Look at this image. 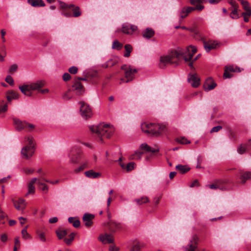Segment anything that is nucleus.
Here are the masks:
<instances>
[{"label": "nucleus", "instance_id": "obj_1", "mask_svg": "<svg viewBox=\"0 0 251 251\" xmlns=\"http://www.w3.org/2000/svg\"><path fill=\"white\" fill-rule=\"evenodd\" d=\"M182 55L183 50L180 48L172 50L168 54L160 57L159 66L161 68H164L168 64L177 65Z\"/></svg>", "mask_w": 251, "mask_h": 251}, {"label": "nucleus", "instance_id": "obj_2", "mask_svg": "<svg viewBox=\"0 0 251 251\" xmlns=\"http://www.w3.org/2000/svg\"><path fill=\"white\" fill-rule=\"evenodd\" d=\"M90 130L93 133H96L101 141L102 137L109 138L114 132V128L110 125L101 124L98 126H90Z\"/></svg>", "mask_w": 251, "mask_h": 251}, {"label": "nucleus", "instance_id": "obj_3", "mask_svg": "<svg viewBox=\"0 0 251 251\" xmlns=\"http://www.w3.org/2000/svg\"><path fill=\"white\" fill-rule=\"evenodd\" d=\"M26 145L22 149L21 154L23 158L29 159L34 153V145L33 143L32 137H27L25 138Z\"/></svg>", "mask_w": 251, "mask_h": 251}, {"label": "nucleus", "instance_id": "obj_4", "mask_svg": "<svg viewBox=\"0 0 251 251\" xmlns=\"http://www.w3.org/2000/svg\"><path fill=\"white\" fill-rule=\"evenodd\" d=\"M196 51V48L192 46L188 47L185 51H183V55L181 57H183L185 62H189L188 65L191 67H193V61L196 60L198 58L197 56L193 59V55Z\"/></svg>", "mask_w": 251, "mask_h": 251}, {"label": "nucleus", "instance_id": "obj_5", "mask_svg": "<svg viewBox=\"0 0 251 251\" xmlns=\"http://www.w3.org/2000/svg\"><path fill=\"white\" fill-rule=\"evenodd\" d=\"M121 69L125 71V77L126 79L125 80L124 78H121L120 83H127L132 81L134 77L137 70L135 69H132L130 66H127L126 65L122 66Z\"/></svg>", "mask_w": 251, "mask_h": 251}, {"label": "nucleus", "instance_id": "obj_6", "mask_svg": "<svg viewBox=\"0 0 251 251\" xmlns=\"http://www.w3.org/2000/svg\"><path fill=\"white\" fill-rule=\"evenodd\" d=\"M204 6L202 4H197L195 7H183L178 11V15L181 18L183 19L193 11H201L204 9Z\"/></svg>", "mask_w": 251, "mask_h": 251}, {"label": "nucleus", "instance_id": "obj_7", "mask_svg": "<svg viewBox=\"0 0 251 251\" xmlns=\"http://www.w3.org/2000/svg\"><path fill=\"white\" fill-rule=\"evenodd\" d=\"M80 105V111L81 116L85 119H87L92 117L93 113L90 106L83 101L79 102Z\"/></svg>", "mask_w": 251, "mask_h": 251}, {"label": "nucleus", "instance_id": "obj_8", "mask_svg": "<svg viewBox=\"0 0 251 251\" xmlns=\"http://www.w3.org/2000/svg\"><path fill=\"white\" fill-rule=\"evenodd\" d=\"M81 151L76 148L73 149L69 154L71 161L73 163H77L80 159Z\"/></svg>", "mask_w": 251, "mask_h": 251}, {"label": "nucleus", "instance_id": "obj_9", "mask_svg": "<svg viewBox=\"0 0 251 251\" xmlns=\"http://www.w3.org/2000/svg\"><path fill=\"white\" fill-rule=\"evenodd\" d=\"M137 29V26L136 25L127 23H124L122 25V31L124 34H132Z\"/></svg>", "mask_w": 251, "mask_h": 251}, {"label": "nucleus", "instance_id": "obj_10", "mask_svg": "<svg viewBox=\"0 0 251 251\" xmlns=\"http://www.w3.org/2000/svg\"><path fill=\"white\" fill-rule=\"evenodd\" d=\"M226 181L224 180L218 179L215 181L214 184H209L207 185L211 189H219L222 191L225 190L226 189Z\"/></svg>", "mask_w": 251, "mask_h": 251}, {"label": "nucleus", "instance_id": "obj_11", "mask_svg": "<svg viewBox=\"0 0 251 251\" xmlns=\"http://www.w3.org/2000/svg\"><path fill=\"white\" fill-rule=\"evenodd\" d=\"M188 82L193 87H198L200 84V78L196 73L189 74L188 76Z\"/></svg>", "mask_w": 251, "mask_h": 251}, {"label": "nucleus", "instance_id": "obj_12", "mask_svg": "<svg viewBox=\"0 0 251 251\" xmlns=\"http://www.w3.org/2000/svg\"><path fill=\"white\" fill-rule=\"evenodd\" d=\"M151 127L152 128L150 129L149 134L153 136H157L165 129V126L159 124H152Z\"/></svg>", "mask_w": 251, "mask_h": 251}, {"label": "nucleus", "instance_id": "obj_13", "mask_svg": "<svg viewBox=\"0 0 251 251\" xmlns=\"http://www.w3.org/2000/svg\"><path fill=\"white\" fill-rule=\"evenodd\" d=\"M95 216L93 214L85 213L84 214L82 220L84 223L85 226L88 227L91 226L93 224V220Z\"/></svg>", "mask_w": 251, "mask_h": 251}, {"label": "nucleus", "instance_id": "obj_14", "mask_svg": "<svg viewBox=\"0 0 251 251\" xmlns=\"http://www.w3.org/2000/svg\"><path fill=\"white\" fill-rule=\"evenodd\" d=\"M73 90L77 95H81L84 91V87L82 84L78 80H76L73 85Z\"/></svg>", "mask_w": 251, "mask_h": 251}, {"label": "nucleus", "instance_id": "obj_15", "mask_svg": "<svg viewBox=\"0 0 251 251\" xmlns=\"http://www.w3.org/2000/svg\"><path fill=\"white\" fill-rule=\"evenodd\" d=\"M216 85V83L211 78L209 77L205 80L203 84V88L205 91H209L215 88Z\"/></svg>", "mask_w": 251, "mask_h": 251}, {"label": "nucleus", "instance_id": "obj_16", "mask_svg": "<svg viewBox=\"0 0 251 251\" xmlns=\"http://www.w3.org/2000/svg\"><path fill=\"white\" fill-rule=\"evenodd\" d=\"M15 207L18 210L23 211L26 206V203L23 199H19L17 201H13Z\"/></svg>", "mask_w": 251, "mask_h": 251}, {"label": "nucleus", "instance_id": "obj_17", "mask_svg": "<svg viewBox=\"0 0 251 251\" xmlns=\"http://www.w3.org/2000/svg\"><path fill=\"white\" fill-rule=\"evenodd\" d=\"M218 46V44L215 41H209L204 42L203 46L207 52H209L211 50L215 49Z\"/></svg>", "mask_w": 251, "mask_h": 251}, {"label": "nucleus", "instance_id": "obj_18", "mask_svg": "<svg viewBox=\"0 0 251 251\" xmlns=\"http://www.w3.org/2000/svg\"><path fill=\"white\" fill-rule=\"evenodd\" d=\"M99 239L103 244L112 243L113 242V236L109 234H101Z\"/></svg>", "mask_w": 251, "mask_h": 251}, {"label": "nucleus", "instance_id": "obj_19", "mask_svg": "<svg viewBox=\"0 0 251 251\" xmlns=\"http://www.w3.org/2000/svg\"><path fill=\"white\" fill-rule=\"evenodd\" d=\"M13 121L17 130H21L26 128V122H23L20 120L16 118L13 119Z\"/></svg>", "mask_w": 251, "mask_h": 251}, {"label": "nucleus", "instance_id": "obj_20", "mask_svg": "<svg viewBox=\"0 0 251 251\" xmlns=\"http://www.w3.org/2000/svg\"><path fill=\"white\" fill-rule=\"evenodd\" d=\"M31 91L39 90L45 85V82L43 80H38L36 82L29 84Z\"/></svg>", "mask_w": 251, "mask_h": 251}, {"label": "nucleus", "instance_id": "obj_21", "mask_svg": "<svg viewBox=\"0 0 251 251\" xmlns=\"http://www.w3.org/2000/svg\"><path fill=\"white\" fill-rule=\"evenodd\" d=\"M141 150H144L146 152L154 153L159 151V148L158 147L153 149L150 146H148L147 144L144 143L141 145L140 148Z\"/></svg>", "mask_w": 251, "mask_h": 251}, {"label": "nucleus", "instance_id": "obj_22", "mask_svg": "<svg viewBox=\"0 0 251 251\" xmlns=\"http://www.w3.org/2000/svg\"><path fill=\"white\" fill-rule=\"evenodd\" d=\"M84 174L87 177L92 179L98 178L101 176L100 173L95 172L93 170L86 171Z\"/></svg>", "mask_w": 251, "mask_h": 251}, {"label": "nucleus", "instance_id": "obj_23", "mask_svg": "<svg viewBox=\"0 0 251 251\" xmlns=\"http://www.w3.org/2000/svg\"><path fill=\"white\" fill-rule=\"evenodd\" d=\"M198 239L196 235L193 236V240L190 241V244L188 248H186L185 251H195Z\"/></svg>", "mask_w": 251, "mask_h": 251}, {"label": "nucleus", "instance_id": "obj_24", "mask_svg": "<svg viewBox=\"0 0 251 251\" xmlns=\"http://www.w3.org/2000/svg\"><path fill=\"white\" fill-rule=\"evenodd\" d=\"M19 89L22 93L27 96H30L31 95V90L29 84L19 86Z\"/></svg>", "mask_w": 251, "mask_h": 251}, {"label": "nucleus", "instance_id": "obj_25", "mask_svg": "<svg viewBox=\"0 0 251 251\" xmlns=\"http://www.w3.org/2000/svg\"><path fill=\"white\" fill-rule=\"evenodd\" d=\"M109 226L112 231H115L117 230L123 228V225L120 223L111 222L109 224Z\"/></svg>", "mask_w": 251, "mask_h": 251}, {"label": "nucleus", "instance_id": "obj_26", "mask_svg": "<svg viewBox=\"0 0 251 251\" xmlns=\"http://www.w3.org/2000/svg\"><path fill=\"white\" fill-rule=\"evenodd\" d=\"M18 97V94L14 91L10 90L6 92V99L8 102H10L12 100L17 99Z\"/></svg>", "mask_w": 251, "mask_h": 251}, {"label": "nucleus", "instance_id": "obj_27", "mask_svg": "<svg viewBox=\"0 0 251 251\" xmlns=\"http://www.w3.org/2000/svg\"><path fill=\"white\" fill-rule=\"evenodd\" d=\"M27 2L33 7H43L45 5L43 0H27Z\"/></svg>", "mask_w": 251, "mask_h": 251}, {"label": "nucleus", "instance_id": "obj_28", "mask_svg": "<svg viewBox=\"0 0 251 251\" xmlns=\"http://www.w3.org/2000/svg\"><path fill=\"white\" fill-rule=\"evenodd\" d=\"M37 179L36 177L32 178L31 181L29 182L28 184V192L27 195L30 194H33L35 192V187L34 186V184L37 181Z\"/></svg>", "mask_w": 251, "mask_h": 251}, {"label": "nucleus", "instance_id": "obj_29", "mask_svg": "<svg viewBox=\"0 0 251 251\" xmlns=\"http://www.w3.org/2000/svg\"><path fill=\"white\" fill-rule=\"evenodd\" d=\"M143 36L147 39H150L154 35V30L151 28H147L143 32Z\"/></svg>", "mask_w": 251, "mask_h": 251}, {"label": "nucleus", "instance_id": "obj_30", "mask_svg": "<svg viewBox=\"0 0 251 251\" xmlns=\"http://www.w3.org/2000/svg\"><path fill=\"white\" fill-rule=\"evenodd\" d=\"M119 61V58L117 57H113L108 60L106 63L103 65L105 68L112 67L116 64Z\"/></svg>", "mask_w": 251, "mask_h": 251}, {"label": "nucleus", "instance_id": "obj_31", "mask_svg": "<svg viewBox=\"0 0 251 251\" xmlns=\"http://www.w3.org/2000/svg\"><path fill=\"white\" fill-rule=\"evenodd\" d=\"M176 169L181 174L186 173L190 170V168L187 165H182L181 164L176 165Z\"/></svg>", "mask_w": 251, "mask_h": 251}, {"label": "nucleus", "instance_id": "obj_32", "mask_svg": "<svg viewBox=\"0 0 251 251\" xmlns=\"http://www.w3.org/2000/svg\"><path fill=\"white\" fill-rule=\"evenodd\" d=\"M143 153V151H142L140 149L139 150L136 151L134 153L130 156V158L131 159L133 160H139L141 158Z\"/></svg>", "mask_w": 251, "mask_h": 251}, {"label": "nucleus", "instance_id": "obj_33", "mask_svg": "<svg viewBox=\"0 0 251 251\" xmlns=\"http://www.w3.org/2000/svg\"><path fill=\"white\" fill-rule=\"evenodd\" d=\"M152 124L144 123L142 124L141 127L143 132L149 134L150 129H151V128H152Z\"/></svg>", "mask_w": 251, "mask_h": 251}, {"label": "nucleus", "instance_id": "obj_34", "mask_svg": "<svg viewBox=\"0 0 251 251\" xmlns=\"http://www.w3.org/2000/svg\"><path fill=\"white\" fill-rule=\"evenodd\" d=\"M251 147V144H242L237 148V151L240 154H243L246 152V151Z\"/></svg>", "mask_w": 251, "mask_h": 251}, {"label": "nucleus", "instance_id": "obj_35", "mask_svg": "<svg viewBox=\"0 0 251 251\" xmlns=\"http://www.w3.org/2000/svg\"><path fill=\"white\" fill-rule=\"evenodd\" d=\"M70 9H72V12L73 13L72 14V17H78L81 15V12L80 11V8L78 6L74 5V6H72Z\"/></svg>", "mask_w": 251, "mask_h": 251}, {"label": "nucleus", "instance_id": "obj_36", "mask_svg": "<svg viewBox=\"0 0 251 251\" xmlns=\"http://www.w3.org/2000/svg\"><path fill=\"white\" fill-rule=\"evenodd\" d=\"M89 165V161L86 160L82 162L81 165L76 169L75 170V173H78L82 171L85 169L88 168Z\"/></svg>", "mask_w": 251, "mask_h": 251}, {"label": "nucleus", "instance_id": "obj_37", "mask_svg": "<svg viewBox=\"0 0 251 251\" xmlns=\"http://www.w3.org/2000/svg\"><path fill=\"white\" fill-rule=\"evenodd\" d=\"M68 221L70 223L73 224L75 227H78L80 226V221L75 217H70L68 219Z\"/></svg>", "mask_w": 251, "mask_h": 251}, {"label": "nucleus", "instance_id": "obj_38", "mask_svg": "<svg viewBox=\"0 0 251 251\" xmlns=\"http://www.w3.org/2000/svg\"><path fill=\"white\" fill-rule=\"evenodd\" d=\"M251 177V172H244L241 174L240 179L243 183H245L246 181Z\"/></svg>", "mask_w": 251, "mask_h": 251}, {"label": "nucleus", "instance_id": "obj_39", "mask_svg": "<svg viewBox=\"0 0 251 251\" xmlns=\"http://www.w3.org/2000/svg\"><path fill=\"white\" fill-rule=\"evenodd\" d=\"M225 69L226 71H228V72H241V70L239 68H238L236 66H234L233 65H229V66H226L225 67Z\"/></svg>", "mask_w": 251, "mask_h": 251}, {"label": "nucleus", "instance_id": "obj_40", "mask_svg": "<svg viewBox=\"0 0 251 251\" xmlns=\"http://www.w3.org/2000/svg\"><path fill=\"white\" fill-rule=\"evenodd\" d=\"M125 48L126 52L124 54V56L126 57H128L130 56V52L132 50V46L130 45L126 44L125 45Z\"/></svg>", "mask_w": 251, "mask_h": 251}, {"label": "nucleus", "instance_id": "obj_41", "mask_svg": "<svg viewBox=\"0 0 251 251\" xmlns=\"http://www.w3.org/2000/svg\"><path fill=\"white\" fill-rule=\"evenodd\" d=\"M135 201L137 203V204L141 205L143 203H147L149 201V199L148 197H143L140 199H137L135 200Z\"/></svg>", "mask_w": 251, "mask_h": 251}, {"label": "nucleus", "instance_id": "obj_42", "mask_svg": "<svg viewBox=\"0 0 251 251\" xmlns=\"http://www.w3.org/2000/svg\"><path fill=\"white\" fill-rule=\"evenodd\" d=\"M238 8H234L233 9L232 12L230 14V17L231 18L233 19H237L239 18V15L238 14Z\"/></svg>", "mask_w": 251, "mask_h": 251}, {"label": "nucleus", "instance_id": "obj_43", "mask_svg": "<svg viewBox=\"0 0 251 251\" xmlns=\"http://www.w3.org/2000/svg\"><path fill=\"white\" fill-rule=\"evenodd\" d=\"M27 226H25L21 232L22 237L25 239H28L31 238V236L27 232Z\"/></svg>", "mask_w": 251, "mask_h": 251}, {"label": "nucleus", "instance_id": "obj_44", "mask_svg": "<svg viewBox=\"0 0 251 251\" xmlns=\"http://www.w3.org/2000/svg\"><path fill=\"white\" fill-rule=\"evenodd\" d=\"M122 47L123 45L117 40H115L113 41L112 44L113 49H116L117 50H120L122 49Z\"/></svg>", "mask_w": 251, "mask_h": 251}, {"label": "nucleus", "instance_id": "obj_45", "mask_svg": "<svg viewBox=\"0 0 251 251\" xmlns=\"http://www.w3.org/2000/svg\"><path fill=\"white\" fill-rule=\"evenodd\" d=\"M59 3L60 7L62 9H66L68 8H71L72 6H74V4H67L64 2L61 1L60 0L58 1Z\"/></svg>", "mask_w": 251, "mask_h": 251}, {"label": "nucleus", "instance_id": "obj_46", "mask_svg": "<svg viewBox=\"0 0 251 251\" xmlns=\"http://www.w3.org/2000/svg\"><path fill=\"white\" fill-rule=\"evenodd\" d=\"M176 141L181 144H187L190 143V141L188 140L185 137H181L176 139Z\"/></svg>", "mask_w": 251, "mask_h": 251}, {"label": "nucleus", "instance_id": "obj_47", "mask_svg": "<svg viewBox=\"0 0 251 251\" xmlns=\"http://www.w3.org/2000/svg\"><path fill=\"white\" fill-rule=\"evenodd\" d=\"M38 237L39 239L41 242H46V238L44 233L42 232H38Z\"/></svg>", "mask_w": 251, "mask_h": 251}, {"label": "nucleus", "instance_id": "obj_48", "mask_svg": "<svg viewBox=\"0 0 251 251\" xmlns=\"http://www.w3.org/2000/svg\"><path fill=\"white\" fill-rule=\"evenodd\" d=\"M67 232L65 230H61L59 231H56V234L57 235L58 238L59 239H62L63 237L66 236L67 235Z\"/></svg>", "mask_w": 251, "mask_h": 251}, {"label": "nucleus", "instance_id": "obj_49", "mask_svg": "<svg viewBox=\"0 0 251 251\" xmlns=\"http://www.w3.org/2000/svg\"><path fill=\"white\" fill-rule=\"evenodd\" d=\"M135 163L134 162H130L128 163L126 167V169L127 172L130 171L132 170L134 168Z\"/></svg>", "mask_w": 251, "mask_h": 251}, {"label": "nucleus", "instance_id": "obj_50", "mask_svg": "<svg viewBox=\"0 0 251 251\" xmlns=\"http://www.w3.org/2000/svg\"><path fill=\"white\" fill-rule=\"evenodd\" d=\"M189 1L192 5H195L196 4H201L205 2V0H189Z\"/></svg>", "mask_w": 251, "mask_h": 251}, {"label": "nucleus", "instance_id": "obj_51", "mask_svg": "<svg viewBox=\"0 0 251 251\" xmlns=\"http://www.w3.org/2000/svg\"><path fill=\"white\" fill-rule=\"evenodd\" d=\"M141 249V246L139 243H136L134 244L130 249V251H140Z\"/></svg>", "mask_w": 251, "mask_h": 251}, {"label": "nucleus", "instance_id": "obj_52", "mask_svg": "<svg viewBox=\"0 0 251 251\" xmlns=\"http://www.w3.org/2000/svg\"><path fill=\"white\" fill-rule=\"evenodd\" d=\"M38 184L39 185L40 189L42 191H46V192L48 191V187L45 183L41 182H38Z\"/></svg>", "mask_w": 251, "mask_h": 251}, {"label": "nucleus", "instance_id": "obj_53", "mask_svg": "<svg viewBox=\"0 0 251 251\" xmlns=\"http://www.w3.org/2000/svg\"><path fill=\"white\" fill-rule=\"evenodd\" d=\"M228 3L231 6L233 9L239 8V5L234 0H228Z\"/></svg>", "mask_w": 251, "mask_h": 251}, {"label": "nucleus", "instance_id": "obj_54", "mask_svg": "<svg viewBox=\"0 0 251 251\" xmlns=\"http://www.w3.org/2000/svg\"><path fill=\"white\" fill-rule=\"evenodd\" d=\"M70 238H69V239H64V241L68 245L70 244L74 239L75 233L73 232L71 233V234L70 235Z\"/></svg>", "mask_w": 251, "mask_h": 251}, {"label": "nucleus", "instance_id": "obj_55", "mask_svg": "<svg viewBox=\"0 0 251 251\" xmlns=\"http://www.w3.org/2000/svg\"><path fill=\"white\" fill-rule=\"evenodd\" d=\"M18 69V66L16 64L12 65L9 68V72L12 74L16 72Z\"/></svg>", "mask_w": 251, "mask_h": 251}, {"label": "nucleus", "instance_id": "obj_56", "mask_svg": "<svg viewBox=\"0 0 251 251\" xmlns=\"http://www.w3.org/2000/svg\"><path fill=\"white\" fill-rule=\"evenodd\" d=\"M5 81L9 83L10 85H14V80L11 76L8 75L5 78Z\"/></svg>", "mask_w": 251, "mask_h": 251}, {"label": "nucleus", "instance_id": "obj_57", "mask_svg": "<svg viewBox=\"0 0 251 251\" xmlns=\"http://www.w3.org/2000/svg\"><path fill=\"white\" fill-rule=\"evenodd\" d=\"M63 98L66 100H70L72 98V95L70 94V90H69L63 95Z\"/></svg>", "mask_w": 251, "mask_h": 251}, {"label": "nucleus", "instance_id": "obj_58", "mask_svg": "<svg viewBox=\"0 0 251 251\" xmlns=\"http://www.w3.org/2000/svg\"><path fill=\"white\" fill-rule=\"evenodd\" d=\"M78 69L75 66H72L69 69V72L72 74H75L77 73Z\"/></svg>", "mask_w": 251, "mask_h": 251}, {"label": "nucleus", "instance_id": "obj_59", "mask_svg": "<svg viewBox=\"0 0 251 251\" xmlns=\"http://www.w3.org/2000/svg\"><path fill=\"white\" fill-rule=\"evenodd\" d=\"M222 128V126H216L213 127L211 129V132H216L220 131Z\"/></svg>", "mask_w": 251, "mask_h": 251}, {"label": "nucleus", "instance_id": "obj_60", "mask_svg": "<svg viewBox=\"0 0 251 251\" xmlns=\"http://www.w3.org/2000/svg\"><path fill=\"white\" fill-rule=\"evenodd\" d=\"M7 105L6 104H5L3 105L0 104V113H3L7 111Z\"/></svg>", "mask_w": 251, "mask_h": 251}, {"label": "nucleus", "instance_id": "obj_61", "mask_svg": "<svg viewBox=\"0 0 251 251\" xmlns=\"http://www.w3.org/2000/svg\"><path fill=\"white\" fill-rule=\"evenodd\" d=\"M43 180H44L45 181L48 182L52 185H55V184H58L59 182V180H58V179L54 180V181H51V180H49L47 179L43 178Z\"/></svg>", "mask_w": 251, "mask_h": 251}, {"label": "nucleus", "instance_id": "obj_62", "mask_svg": "<svg viewBox=\"0 0 251 251\" xmlns=\"http://www.w3.org/2000/svg\"><path fill=\"white\" fill-rule=\"evenodd\" d=\"M0 33H1V38L2 41L3 43H5L6 42V39L4 37V36L6 34V32L4 29H1L0 30Z\"/></svg>", "mask_w": 251, "mask_h": 251}, {"label": "nucleus", "instance_id": "obj_63", "mask_svg": "<svg viewBox=\"0 0 251 251\" xmlns=\"http://www.w3.org/2000/svg\"><path fill=\"white\" fill-rule=\"evenodd\" d=\"M70 78L71 75L68 73H66L63 75V79L65 81L69 80Z\"/></svg>", "mask_w": 251, "mask_h": 251}, {"label": "nucleus", "instance_id": "obj_64", "mask_svg": "<svg viewBox=\"0 0 251 251\" xmlns=\"http://www.w3.org/2000/svg\"><path fill=\"white\" fill-rule=\"evenodd\" d=\"M242 15H247L248 17H250L251 15V8H249L247 9V10H245V12H243L242 14Z\"/></svg>", "mask_w": 251, "mask_h": 251}]
</instances>
